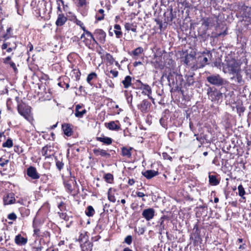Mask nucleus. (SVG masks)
I'll list each match as a JSON object with an SVG mask.
<instances>
[{
  "mask_svg": "<svg viewBox=\"0 0 251 251\" xmlns=\"http://www.w3.org/2000/svg\"><path fill=\"white\" fill-rule=\"evenodd\" d=\"M223 71L225 73L234 74L240 72V66L237 61L232 58L227 57L225 62L222 63Z\"/></svg>",
  "mask_w": 251,
  "mask_h": 251,
  "instance_id": "1",
  "label": "nucleus"
},
{
  "mask_svg": "<svg viewBox=\"0 0 251 251\" xmlns=\"http://www.w3.org/2000/svg\"><path fill=\"white\" fill-rule=\"evenodd\" d=\"M206 80L210 84L221 86L225 84V80L219 75H212L206 77Z\"/></svg>",
  "mask_w": 251,
  "mask_h": 251,
  "instance_id": "2",
  "label": "nucleus"
},
{
  "mask_svg": "<svg viewBox=\"0 0 251 251\" xmlns=\"http://www.w3.org/2000/svg\"><path fill=\"white\" fill-rule=\"evenodd\" d=\"M18 111L20 115L27 118L30 113V107L25 103L21 102L18 105Z\"/></svg>",
  "mask_w": 251,
  "mask_h": 251,
  "instance_id": "3",
  "label": "nucleus"
},
{
  "mask_svg": "<svg viewBox=\"0 0 251 251\" xmlns=\"http://www.w3.org/2000/svg\"><path fill=\"white\" fill-rule=\"evenodd\" d=\"M212 56L211 53L209 51L206 52H203L201 55L198 57V61L201 64V67H204L206 64H208V59Z\"/></svg>",
  "mask_w": 251,
  "mask_h": 251,
  "instance_id": "4",
  "label": "nucleus"
},
{
  "mask_svg": "<svg viewBox=\"0 0 251 251\" xmlns=\"http://www.w3.org/2000/svg\"><path fill=\"white\" fill-rule=\"evenodd\" d=\"M154 214V209L152 208H149L143 211L142 215L147 221H149L153 218Z\"/></svg>",
  "mask_w": 251,
  "mask_h": 251,
  "instance_id": "5",
  "label": "nucleus"
},
{
  "mask_svg": "<svg viewBox=\"0 0 251 251\" xmlns=\"http://www.w3.org/2000/svg\"><path fill=\"white\" fill-rule=\"evenodd\" d=\"M151 105V103L147 100H144L137 107L142 112L147 113L149 111Z\"/></svg>",
  "mask_w": 251,
  "mask_h": 251,
  "instance_id": "6",
  "label": "nucleus"
},
{
  "mask_svg": "<svg viewBox=\"0 0 251 251\" xmlns=\"http://www.w3.org/2000/svg\"><path fill=\"white\" fill-rule=\"evenodd\" d=\"M26 173L27 175L33 179H38L40 177V175L34 167L30 166L28 168Z\"/></svg>",
  "mask_w": 251,
  "mask_h": 251,
  "instance_id": "7",
  "label": "nucleus"
},
{
  "mask_svg": "<svg viewBox=\"0 0 251 251\" xmlns=\"http://www.w3.org/2000/svg\"><path fill=\"white\" fill-rule=\"evenodd\" d=\"M93 151L95 155L97 156H100L105 158H109L111 157L110 154L106 150L100 148L94 149Z\"/></svg>",
  "mask_w": 251,
  "mask_h": 251,
  "instance_id": "8",
  "label": "nucleus"
},
{
  "mask_svg": "<svg viewBox=\"0 0 251 251\" xmlns=\"http://www.w3.org/2000/svg\"><path fill=\"white\" fill-rule=\"evenodd\" d=\"M41 153L46 158H50L53 155V152L51 150V147L50 146L44 147L42 149Z\"/></svg>",
  "mask_w": 251,
  "mask_h": 251,
  "instance_id": "9",
  "label": "nucleus"
},
{
  "mask_svg": "<svg viewBox=\"0 0 251 251\" xmlns=\"http://www.w3.org/2000/svg\"><path fill=\"white\" fill-rule=\"evenodd\" d=\"M137 83L140 84L139 88L143 90L142 93L147 95L148 96L151 95V89L149 85L143 83L140 80H137Z\"/></svg>",
  "mask_w": 251,
  "mask_h": 251,
  "instance_id": "10",
  "label": "nucleus"
},
{
  "mask_svg": "<svg viewBox=\"0 0 251 251\" xmlns=\"http://www.w3.org/2000/svg\"><path fill=\"white\" fill-rule=\"evenodd\" d=\"M11 57L9 56L3 59V62L4 64H9L10 66L13 69L14 72L17 74L18 72V69L14 62L11 61Z\"/></svg>",
  "mask_w": 251,
  "mask_h": 251,
  "instance_id": "11",
  "label": "nucleus"
},
{
  "mask_svg": "<svg viewBox=\"0 0 251 251\" xmlns=\"http://www.w3.org/2000/svg\"><path fill=\"white\" fill-rule=\"evenodd\" d=\"M116 123H119L118 121H111L109 123H105V125L106 127L110 130H118L120 129V125H117Z\"/></svg>",
  "mask_w": 251,
  "mask_h": 251,
  "instance_id": "12",
  "label": "nucleus"
},
{
  "mask_svg": "<svg viewBox=\"0 0 251 251\" xmlns=\"http://www.w3.org/2000/svg\"><path fill=\"white\" fill-rule=\"evenodd\" d=\"M133 148L131 147L126 148L123 147L121 148V154L122 155L128 158H130L131 157V151Z\"/></svg>",
  "mask_w": 251,
  "mask_h": 251,
  "instance_id": "13",
  "label": "nucleus"
},
{
  "mask_svg": "<svg viewBox=\"0 0 251 251\" xmlns=\"http://www.w3.org/2000/svg\"><path fill=\"white\" fill-rule=\"evenodd\" d=\"M167 217L165 216L161 217L159 220L158 223L159 224L157 226L158 228L159 233L162 234L163 233V230L165 229L164 220L167 219Z\"/></svg>",
  "mask_w": 251,
  "mask_h": 251,
  "instance_id": "14",
  "label": "nucleus"
},
{
  "mask_svg": "<svg viewBox=\"0 0 251 251\" xmlns=\"http://www.w3.org/2000/svg\"><path fill=\"white\" fill-rule=\"evenodd\" d=\"M142 174L147 179H151L153 177L157 176L158 174V172L154 170H147L144 172H143Z\"/></svg>",
  "mask_w": 251,
  "mask_h": 251,
  "instance_id": "15",
  "label": "nucleus"
},
{
  "mask_svg": "<svg viewBox=\"0 0 251 251\" xmlns=\"http://www.w3.org/2000/svg\"><path fill=\"white\" fill-rule=\"evenodd\" d=\"M27 239L22 236L21 234L16 235L15 238V242L18 245H25L27 243Z\"/></svg>",
  "mask_w": 251,
  "mask_h": 251,
  "instance_id": "16",
  "label": "nucleus"
},
{
  "mask_svg": "<svg viewBox=\"0 0 251 251\" xmlns=\"http://www.w3.org/2000/svg\"><path fill=\"white\" fill-rule=\"evenodd\" d=\"M82 106L80 105L77 104L76 105L75 113V117L78 118H82L84 114L86 113V110L85 109H83L82 110H80Z\"/></svg>",
  "mask_w": 251,
  "mask_h": 251,
  "instance_id": "17",
  "label": "nucleus"
},
{
  "mask_svg": "<svg viewBox=\"0 0 251 251\" xmlns=\"http://www.w3.org/2000/svg\"><path fill=\"white\" fill-rule=\"evenodd\" d=\"M96 140L103 143L104 144L109 145L112 144L113 140L112 138L102 135L101 137H97Z\"/></svg>",
  "mask_w": 251,
  "mask_h": 251,
  "instance_id": "18",
  "label": "nucleus"
},
{
  "mask_svg": "<svg viewBox=\"0 0 251 251\" xmlns=\"http://www.w3.org/2000/svg\"><path fill=\"white\" fill-rule=\"evenodd\" d=\"M236 75L230 78V79L238 84L242 85L244 83V80L242 78V76L240 74V72L234 73Z\"/></svg>",
  "mask_w": 251,
  "mask_h": 251,
  "instance_id": "19",
  "label": "nucleus"
},
{
  "mask_svg": "<svg viewBox=\"0 0 251 251\" xmlns=\"http://www.w3.org/2000/svg\"><path fill=\"white\" fill-rule=\"evenodd\" d=\"M67 20V18L63 14H58L55 24L58 26H62L66 23Z\"/></svg>",
  "mask_w": 251,
  "mask_h": 251,
  "instance_id": "20",
  "label": "nucleus"
},
{
  "mask_svg": "<svg viewBox=\"0 0 251 251\" xmlns=\"http://www.w3.org/2000/svg\"><path fill=\"white\" fill-rule=\"evenodd\" d=\"M95 34L97 37L101 41H104L106 37L105 32L102 29H98L96 30Z\"/></svg>",
  "mask_w": 251,
  "mask_h": 251,
  "instance_id": "21",
  "label": "nucleus"
},
{
  "mask_svg": "<svg viewBox=\"0 0 251 251\" xmlns=\"http://www.w3.org/2000/svg\"><path fill=\"white\" fill-rule=\"evenodd\" d=\"M62 128L64 131V133L67 136H71L72 134V129L71 125L68 124H64L62 125Z\"/></svg>",
  "mask_w": 251,
  "mask_h": 251,
  "instance_id": "22",
  "label": "nucleus"
},
{
  "mask_svg": "<svg viewBox=\"0 0 251 251\" xmlns=\"http://www.w3.org/2000/svg\"><path fill=\"white\" fill-rule=\"evenodd\" d=\"M195 60V56L193 54L187 53L183 60L184 64L187 65H190L192 62Z\"/></svg>",
  "mask_w": 251,
  "mask_h": 251,
  "instance_id": "23",
  "label": "nucleus"
},
{
  "mask_svg": "<svg viewBox=\"0 0 251 251\" xmlns=\"http://www.w3.org/2000/svg\"><path fill=\"white\" fill-rule=\"evenodd\" d=\"M15 199L14 194L12 193L9 194L6 197L4 198V202L5 204H10L15 202Z\"/></svg>",
  "mask_w": 251,
  "mask_h": 251,
  "instance_id": "24",
  "label": "nucleus"
},
{
  "mask_svg": "<svg viewBox=\"0 0 251 251\" xmlns=\"http://www.w3.org/2000/svg\"><path fill=\"white\" fill-rule=\"evenodd\" d=\"M213 20L212 18H205L202 19V25L204 26L206 29H208L210 25H213Z\"/></svg>",
  "mask_w": 251,
  "mask_h": 251,
  "instance_id": "25",
  "label": "nucleus"
},
{
  "mask_svg": "<svg viewBox=\"0 0 251 251\" xmlns=\"http://www.w3.org/2000/svg\"><path fill=\"white\" fill-rule=\"evenodd\" d=\"M208 177L209 182L211 185L215 186L219 184L220 181L217 179L216 176L209 175Z\"/></svg>",
  "mask_w": 251,
  "mask_h": 251,
  "instance_id": "26",
  "label": "nucleus"
},
{
  "mask_svg": "<svg viewBox=\"0 0 251 251\" xmlns=\"http://www.w3.org/2000/svg\"><path fill=\"white\" fill-rule=\"evenodd\" d=\"M222 95L223 94L222 93L216 90L215 91L214 93L212 95L210 99L212 101L219 100L222 98Z\"/></svg>",
  "mask_w": 251,
  "mask_h": 251,
  "instance_id": "27",
  "label": "nucleus"
},
{
  "mask_svg": "<svg viewBox=\"0 0 251 251\" xmlns=\"http://www.w3.org/2000/svg\"><path fill=\"white\" fill-rule=\"evenodd\" d=\"M122 83L123 84L124 87L125 88H128L131 84V78L130 76L127 75L126 76L124 80L122 81Z\"/></svg>",
  "mask_w": 251,
  "mask_h": 251,
  "instance_id": "28",
  "label": "nucleus"
},
{
  "mask_svg": "<svg viewBox=\"0 0 251 251\" xmlns=\"http://www.w3.org/2000/svg\"><path fill=\"white\" fill-rule=\"evenodd\" d=\"M73 181L72 180H69L64 181V186L67 190V191L69 193H71L73 191V189L72 187V184L71 182Z\"/></svg>",
  "mask_w": 251,
  "mask_h": 251,
  "instance_id": "29",
  "label": "nucleus"
},
{
  "mask_svg": "<svg viewBox=\"0 0 251 251\" xmlns=\"http://www.w3.org/2000/svg\"><path fill=\"white\" fill-rule=\"evenodd\" d=\"M114 30L115 35L117 38H120L122 35V32L121 31V28L120 25H114Z\"/></svg>",
  "mask_w": 251,
  "mask_h": 251,
  "instance_id": "30",
  "label": "nucleus"
},
{
  "mask_svg": "<svg viewBox=\"0 0 251 251\" xmlns=\"http://www.w3.org/2000/svg\"><path fill=\"white\" fill-rule=\"evenodd\" d=\"M85 212L87 216L92 217L94 215L95 212L93 207L92 206L89 205L87 207Z\"/></svg>",
  "mask_w": 251,
  "mask_h": 251,
  "instance_id": "31",
  "label": "nucleus"
},
{
  "mask_svg": "<svg viewBox=\"0 0 251 251\" xmlns=\"http://www.w3.org/2000/svg\"><path fill=\"white\" fill-rule=\"evenodd\" d=\"M97 77V75L96 73L94 72H92L88 75L87 77V82L90 84L91 85H92L91 83V80L92 79H95Z\"/></svg>",
  "mask_w": 251,
  "mask_h": 251,
  "instance_id": "32",
  "label": "nucleus"
},
{
  "mask_svg": "<svg viewBox=\"0 0 251 251\" xmlns=\"http://www.w3.org/2000/svg\"><path fill=\"white\" fill-rule=\"evenodd\" d=\"M125 27L127 30H131L133 32H136V28L135 26L132 24L130 23H126L125 25Z\"/></svg>",
  "mask_w": 251,
  "mask_h": 251,
  "instance_id": "33",
  "label": "nucleus"
},
{
  "mask_svg": "<svg viewBox=\"0 0 251 251\" xmlns=\"http://www.w3.org/2000/svg\"><path fill=\"white\" fill-rule=\"evenodd\" d=\"M104 178L106 182L111 183L113 181V176L110 173H107L104 175Z\"/></svg>",
  "mask_w": 251,
  "mask_h": 251,
  "instance_id": "34",
  "label": "nucleus"
},
{
  "mask_svg": "<svg viewBox=\"0 0 251 251\" xmlns=\"http://www.w3.org/2000/svg\"><path fill=\"white\" fill-rule=\"evenodd\" d=\"M186 81L188 86L193 85L195 82L193 76L192 75L187 76Z\"/></svg>",
  "mask_w": 251,
  "mask_h": 251,
  "instance_id": "35",
  "label": "nucleus"
},
{
  "mask_svg": "<svg viewBox=\"0 0 251 251\" xmlns=\"http://www.w3.org/2000/svg\"><path fill=\"white\" fill-rule=\"evenodd\" d=\"M143 52V49L142 47H138L132 51V53L134 56H138Z\"/></svg>",
  "mask_w": 251,
  "mask_h": 251,
  "instance_id": "36",
  "label": "nucleus"
},
{
  "mask_svg": "<svg viewBox=\"0 0 251 251\" xmlns=\"http://www.w3.org/2000/svg\"><path fill=\"white\" fill-rule=\"evenodd\" d=\"M13 146V141L11 139H8L7 141L3 143L2 144V147L4 148H11Z\"/></svg>",
  "mask_w": 251,
  "mask_h": 251,
  "instance_id": "37",
  "label": "nucleus"
},
{
  "mask_svg": "<svg viewBox=\"0 0 251 251\" xmlns=\"http://www.w3.org/2000/svg\"><path fill=\"white\" fill-rule=\"evenodd\" d=\"M106 60L110 64H113L115 62V59L113 56L109 53H106Z\"/></svg>",
  "mask_w": 251,
  "mask_h": 251,
  "instance_id": "38",
  "label": "nucleus"
},
{
  "mask_svg": "<svg viewBox=\"0 0 251 251\" xmlns=\"http://www.w3.org/2000/svg\"><path fill=\"white\" fill-rule=\"evenodd\" d=\"M238 190L239 192V195L241 197H243L245 194V191L243 186L242 185H239L238 187Z\"/></svg>",
  "mask_w": 251,
  "mask_h": 251,
  "instance_id": "39",
  "label": "nucleus"
},
{
  "mask_svg": "<svg viewBox=\"0 0 251 251\" xmlns=\"http://www.w3.org/2000/svg\"><path fill=\"white\" fill-rule=\"evenodd\" d=\"M8 240V239L6 238V236H5V239L3 238V234L2 233H0V246L4 245L6 244V241Z\"/></svg>",
  "mask_w": 251,
  "mask_h": 251,
  "instance_id": "40",
  "label": "nucleus"
},
{
  "mask_svg": "<svg viewBox=\"0 0 251 251\" xmlns=\"http://www.w3.org/2000/svg\"><path fill=\"white\" fill-rule=\"evenodd\" d=\"M194 236L195 237L194 242H198L201 240V236L199 232H195L194 234Z\"/></svg>",
  "mask_w": 251,
  "mask_h": 251,
  "instance_id": "41",
  "label": "nucleus"
},
{
  "mask_svg": "<svg viewBox=\"0 0 251 251\" xmlns=\"http://www.w3.org/2000/svg\"><path fill=\"white\" fill-rule=\"evenodd\" d=\"M56 166L57 168L59 171H60L63 168L64 163L62 161H60L57 160L56 161Z\"/></svg>",
  "mask_w": 251,
  "mask_h": 251,
  "instance_id": "42",
  "label": "nucleus"
},
{
  "mask_svg": "<svg viewBox=\"0 0 251 251\" xmlns=\"http://www.w3.org/2000/svg\"><path fill=\"white\" fill-rule=\"evenodd\" d=\"M145 231V230L144 227H139L138 228H136L135 229V231L137 232L139 235L143 234Z\"/></svg>",
  "mask_w": 251,
  "mask_h": 251,
  "instance_id": "43",
  "label": "nucleus"
},
{
  "mask_svg": "<svg viewBox=\"0 0 251 251\" xmlns=\"http://www.w3.org/2000/svg\"><path fill=\"white\" fill-rule=\"evenodd\" d=\"M216 90L217 89L215 88L214 89H213L212 88L210 87L207 89V94L209 98L211 97L212 95L214 93L215 91H216Z\"/></svg>",
  "mask_w": 251,
  "mask_h": 251,
  "instance_id": "44",
  "label": "nucleus"
},
{
  "mask_svg": "<svg viewBox=\"0 0 251 251\" xmlns=\"http://www.w3.org/2000/svg\"><path fill=\"white\" fill-rule=\"evenodd\" d=\"M132 236L131 235L127 236L125 239V242L128 245H130L132 243Z\"/></svg>",
  "mask_w": 251,
  "mask_h": 251,
  "instance_id": "45",
  "label": "nucleus"
},
{
  "mask_svg": "<svg viewBox=\"0 0 251 251\" xmlns=\"http://www.w3.org/2000/svg\"><path fill=\"white\" fill-rule=\"evenodd\" d=\"M9 162L8 159H5L2 158H0V166L4 167L6 164Z\"/></svg>",
  "mask_w": 251,
  "mask_h": 251,
  "instance_id": "46",
  "label": "nucleus"
},
{
  "mask_svg": "<svg viewBox=\"0 0 251 251\" xmlns=\"http://www.w3.org/2000/svg\"><path fill=\"white\" fill-rule=\"evenodd\" d=\"M172 76V75L171 73H170L168 75H167V74H163L161 77V80H163L164 77H165L167 79L168 82L170 83V79Z\"/></svg>",
  "mask_w": 251,
  "mask_h": 251,
  "instance_id": "47",
  "label": "nucleus"
},
{
  "mask_svg": "<svg viewBox=\"0 0 251 251\" xmlns=\"http://www.w3.org/2000/svg\"><path fill=\"white\" fill-rule=\"evenodd\" d=\"M7 218L11 220H15L17 219V216L14 213H11L8 214Z\"/></svg>",
  "mask_w": 251,
  "mask_h": 251,
  "instance_id": "48",
  "label": "nucleus"
},
{
  "mask_svg": "<svg viewBox=\"0 0 251 251\" xmlns=\"http://www.w3.org/2000/svg\"><path fill=\"white\" fill-rule=\"evenodd\" d=\"M108 199L109 201L112 202H115L116 201V198L113 195H112L108 192Z\"/></svg>",
  "mask_w": 251,
  "mask_h": 251,
  "instance_id": "49",
  "label": "nucleus"
},
{
  "mask_svg": "<svg viewBox=\"0 0 251 251\" xmlns=\"http://www.w3.org/2000/svg\"><path fill=\"white\" fill-rule=\"evenodd\" d=\"M162 156L164 159H168L170 161L172 160V157H171L167 153L163 152L162 153Z\"/></svg>",
  "mask_w": 251,
  "mask_h": 251,
  "instance_id": "50",
  "label": "nucleus"
},
{
  "mask_svg": "<svg viewBox=\"0 0 251 251\" xmlns=\"http://www.w3.org/2000/svg\"><path fill=\"white\" fill-rule=\"evenodd\" d=\"M10 46V44L9 42H5L1 46V49L2 50H5L7 49V48Z\"/></svg>",
  "mask_w": 251,
  "mask_h": 251,
  "instance_id": "51",
  "label": "nucleus"
},
{
  "mask_svg": "<svg viewBox=\"0 0 251 251\" xmlns=\"http://www.w3.org/2000/svg\"><path fill=\"white\" fill-rule=\"evenodd\" d=\"M75 23L77 25L80 26L82 30H83V28L85 27V26L83 25V23L81 21H80V20L76 19Z\"/></svg>",
  "mask_w": 251,
  "mask_h": 251,
  "instance_id": "52",
  "label": "nucleus"
},
{
  "mask_svg": "<svg viewBox=\"0 0 251 251\" xmlns=\"http://www.w3.org/2000/svg\"><path fill=\"white\" fill-rule=\"evenodd\" d=\"M137 196L139 198H142V201H145L146 200L143 198V197L145 196V195L141 192H137L136 193Z\"/></svg>",
  "mask_w": 251,
  "mask_h": 251,
  "instance_id": "53",
  "label": "nucleus"
},
{
  "mask_svg": "<svg viewBox=\"0 0 251 251\" xmlns=\"http://www.w3.org/2000/svg\"><path fill=\"white\" fill-rule=\"evenodd\" d=\"M65 203L61 201L58 205V207L60 211H63L65 209Z\"/></svg>",
  "mask_w": 251,
  "mask_h": 251,
  "instance_id": "54",
  "label": "nucleus"
},
{
  "mask_svg": "<svg viewBox=\"0 0 251 251\" xmlns=\"http://www.w3.org/2000/svg\"><path fill=\"white\" fill-rule=\"evenodd\" d=\"M110 73L113 75V77H116L118 75V72L115 70H111Z\"/></svg>",
  "mask_w": 251,
  "mask_h": 251,
  "instance_id": "55",
  "label": "nucleus"
},
{
  "mask_svg": "<svg viewBox=\"0 0 251 251\" xmlns=\"http://www.w3.org/2000/svg\"><path fill=\"white\" fill-rule=\"evenodd\" d=\"M83 30L85 32V33L89 37H92V34L89 31L86 29L85 27L83 28Z\"/></svg>",
  "mask_w": 251,
  "mask_h": 251,
  "instance_id": "56",
  "label": "nucleus"
},
{
  "mask_svg": "<svg viewBox=\"0 0 251 251\" xmlns=\"http://www.w3.org/2000/svg\"><path fill=\"white\" fill-rule=\"evenodd\" d=\"M221 65H222V63H221L219 61H216L214 63V66L217 68H221Z\"/></svg>",
  "mask_w": 251,
  "mask_h": 251,
  "instance_id": "57",
  "label": "nucleus"
},
{
  "mask_svg": "<svg viewBox=\"0 0 251 251\" xmlns=\"http://www.w3.org/2000/svg\"><path fill=\"white\" fill-rule=\"evenodd\" d=\"M16 48V46H14L13 47H8L6 50V51L8 52H11L13 50H15Z\"/></svg>",
  "mask_w": 251,
  "mask_h": 251,
  "instance_id": "58",
  "label": "nucleus"
},
{
  "mask_svg": "<svg viewBox=\"0 0 251 251\" xmlns=\"http://www.w3.org/2000/svg\"><path fill=\"white\" fill-rule=\"evenodd\" d=\"M126 99H127V101L128 103L130 104V106H132L131 102H132V96L131 95L130 96L127 97Z\"/></svg>",
  "mask_w": 251,
  "mask_h": 251,
  "instance_id": "59",
  "label": "nucleus"
},
{
  "mask_svg": "<svg viewBox=\"0 0 251 251\" xmlns=\"http://www.w3.org/2000/svg\"><path fill=\"white\" fill-rule=\"evenodd\" d=\"M96 18L97 21H101L104 19V17L102 15L99 16L98 14H97L96 15Z\"/></svg>",
  "mask_w": 251,
  "mask_h": 251,
  "instance_id": "60",
  "label": "nucleus"
},
{
  "mask_svg": "<svg viewBox=\"0 0 251 251\" xmlns=\"http://www.w3.org/2000/svg\"><path fill=\"white\" fill-rule=\"evenodd\" d=\"M33 226H34V234L38 236L39 234V232H40L39 229H38V228L35 227L34 225H33Z\"/></svg>",
  "mask_w": 251,
  "mask_h": 251,
  "instance_id": "61",
  "label": "nucleus"
},
{
  "mask_svg": "<svg viewBox=\"0 0 251 251\" xmlns=\"http://www.w3.org/2000/svg\"><path fill=\"white\" fill-rule=\"evenodd\" d=\"M135 183L133 179H129L128 184L130 185H132Z\"/></svg>",
  "mask_w": 251,
  "mask_h": 251,
  "instance_id": "62",
  "label": "nucleus"
},
{
  "mask_svg": "<svg viewBox=\"0 0 251 251\" xmlns=\"http://www.w3.org/2000/svg\"><path fill=\"white\" fill-rule=\"evenodd\" d=\"M85 244H87V245H90V243L88 241H85V243H84V244L83 245V244H81V248L83 249V250H84V245Z\"/></svg>",
  "mask_w": 251,
  "mask_h": 251,
  "instance_id": "63",
  "label": "nucleus"
},
{
  "mask_svg": "<svg viewBox=\"0 0 251 251\" xmlns=\"http://www.w3.org/2000/svg\"><path fill=\"white\" fill-rule=\"evenodd\" d=\"M246 245L245 244H243L242 245H240V246L239 247V249H240V250H244L246 248Z\"/></svg>",
  "mask_w": 251,
  "mask_h": 251,
  "instance_id": "64",
  "label": "nucleus"
}]
</instances>
